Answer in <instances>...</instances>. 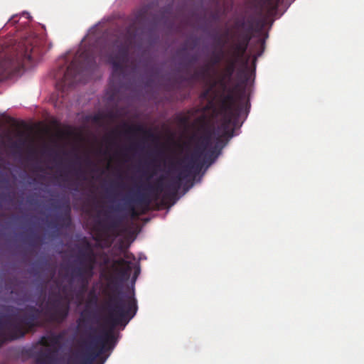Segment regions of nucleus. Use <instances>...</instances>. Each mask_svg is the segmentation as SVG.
<instances>
[{"mask_svg":"<svg viewBox=\"0 0 364 364\" xmlns=\"http://www.w3.org/2000/svg\"><path fill=\"white\" fill-rule=\"evenodd\" d=\"M105 309L108 312L106 324L109 328L100 336L92 335L96 333L97 329L88 325L90 320V312L88 311H84L77 321L81 346L85 348V351L80 355L82 360L80 364H93L97 358L103 364L107 357L103 358L102 355L107 350H112L116 344L114 329L118 326H125L136 315L138 306L134 294L124 293L113 287L107 294Z\"/></svg>","mask_w":364,"mask_h":364,"instance_id":"1","label":"nucleus"},{"mask_svg":"<svg viewBox=\"0 0 364 364\" xmlns=\"http://www.w3.org/2000/svg\"><path fill=\"white\" fill-rule=\"evenodd\" d=\"M211 136L205 134L198 138V143L189 156L177 161L176 164L181 166L182 170L165 186L163 184L164 177L158 178L154 184L148 183L141 186H136L126 194L124 198L123 209L127 210L132 216L138 215L136 205L148 207L152 200H158L160 195L164 193L165 199H170L176 196L181 188L182 181L191 177H195L201 170L204 164L214 161V151L211 150L205 154V151L210 146Z\"/></svg>","mask_w":364,"mask_h":364,"instance_id":"2","label":"nucleus"},{"mask_svg":"<svg viewBox=\"0 0 364 364\" xmlns=\"http://www.w3.org/2000/svg\"><path fill=\"white\" fill-rule=\"evenodd\" d=\"M5 310L12 311L11 316L14 317H17L18 312L23 314L18 321L11 319L10 316H0V336L5 339L14 341L23 338L26 333L41 326L39 318L41 311L34 306H27L24 309L8 306Z\"/></svg>","mask_w":364,"mask_h":364,"instance_id":"3","label":"nucleus"},{"mask_svg":"<svg viewBox=\"0 0 364 364\" xmlns=\"http://www.w3.org/2000/svg\"><path fill=\"white\" fill-rule=\"evenodd\" d=\"M132 28L133 25L129 26L125 35L117 38L113 43L115 53L109 58V61L112 65L111 86H114L117 79L124 75V65L128 61L129 50L135 38V33L132 31Z\"/></svg>","mask_w":364,"mask_h":364,"instance_id":"4","label":"nucleus"},{"mask_svg":"<svg viewBox=\"0 0 364 364\" xmlns=\"http://www.w3.org/2000/svg\"><path fill=\"white\" fill-rule=\"evenodd\" d=\"M19 52L15 55L0 56V81L16 75L23 67V61L33 60L35 48L25 41L18 46Z\"/></svg>","mask_w":364,"mask_h":364,"instance_id":"5","label":"nucleus"},{"mask_svg":"<svg viewBox=\"0 0 364 364\" xmlns=\"http://www.w3.org/2000/svg\"><path fill=\"white\" fill-rule=\"evenodd\" d=\"M80 61L77 62L74 59L68 66L62 80L63 89L65 87H72L77 83H85L83 67L84 65L91 67L95 63V59L87 51H83L80 53Z\"/></svg>","mask_w":364,"mask_h":364,"instance_id":"6","label":"nucleus"},{"mask_svg":"<svg viewBox=\"0 0 364 364\" xmlns=\"http://www.w3.org/2000/svg\"><path fill=\"white\" fill-rule=\"evenodd\" d=\"M65 333L60 332L58 333H51L48 336H43L40 338L38 343L46 348L37 353L36 358L37 364L56 363L60 341L63 339Z\"/></svg>","mask_w":364,"mask_h":364,"instance_id":"7","label":"nucleus"},{"mask_svg":"<svg viewBox=\"0 0 364 364\" xmlns=\"http://www.w3.org/2000/svg\"><path fill=\"white\" fill-rule=\"evenodd\" d=\"M221 109L223 112L222 127L228 136H233L234 129L228 130L231 125H235L236 121L240 117L242 105L238 102V98L233 90L225 95L221 100Z\"/></svg>","mask_w":364,"mask_h":364,"instance_id":"8","label":"nucleus"},{"mask_svg":"<svg viewBox=\"0 0 364 364\" xmlns=\"http://www.w3.org/2000/svg\"><path fill=\"white\" fill-rule=\"evenodd\" d=\"M124 258L114 259L112 262L111 268L113 271V282L114 285L118 282L122 283L129 280L131 276L132 269H134V279H135L140 273V267L138 264H134L127 259H135L134 256L126 252Z\"/></svg>","mask_w":364,"mask_h":364,"instance_id":"9","label":"nucleus"},{"mask_svg":"<svg viewBox=\"0 0 364 364\" xmlns=\"http://www.w3.org/2000/svg\"><path fill=\"white\" fill-rule=\"evenodd\" d=\"M81 245L82 248L79 250L78 255L80 266L75 267L73 269L77 270L80 274L83 272L90 276H93L97 257L92 245L86 237L81 240Z\"/></svg>","mask_w":364,"mask_h":364,"instance_id":"10","label":"nucleus"},{"mask_svg":"<svg viewBox=\"0 0 364 364\" xmlns=\"http://www.w3.org/2000/svg\"><path fill=\"white\" fill-rule=\"evenodd\" d=\"M70 311L69 301L63 302L61 297L49 299L43 314L50 322L62 323L68 317Z\"/></svg>","mask_w":364,"mask_h":364,"instance_id":"11","label":"nucleus"},{"mask_svg":"<svg viewBox=\"0 0 364 364\" xmlns=\"http://www.w3.org/2000/svg\"><path fill=\"white\" fill-rule=\"evenodd\" d=\"M258 24V22L252 16H250L246 21L244 18L237 21L235 27L243 29V31L237 36V41L242 42L248 46L252 38V34L256 31L255 25L257 26Z\"/></svg>","mask_w":364,"mask_h":364,"instance_id":"12","label":"nucleus"},{"mask_svg":"<svg viewBox=\"0 0 364 364\" xmlns=\"http://www.w3.org/2000/svg\"><path fill=\"white\" fill-rule=\"evenodd\" d=\"M55 208L62 209L63 213L57 218V221H51L49 223V226L51 228H63L69 227L71 224V208L68 200L63 202L60 205H55Z\"/></svg>","mask_w":364,"mask_h":364,"instance_id":"13","label":"nucleus"},{"mask_svg":"<svg viewBox=\"0 0 364 364\" xmlns=\"http://www.w3.org/2000/svg\"><path fill=\"white\" fill-rule=\"evenodd\" d=\"M93 276H90L88 274L85 272H77V270L73 269L71 272V277L73 279H77L79 284V288L76 292V296L77 299H82L83 294L87 291L90 280Z\"/></svg>","mask_w":364,"mask_h":364,"instance_id":"14","label":"nucleus"},{"mask_svg":"<svg viewBox=\"0 0 364 364\" xmlns=\"http://www.w3.org/2000/svg\"><path fill=\"white\" fill-rule=\"evenodd\" d=\"M124 128V134L136 136L138 134H142L144 136L148 139H156V136L150 130L146 129L142 124H129L127 122L122 124Z\"/></svg>","mask_w":364,"mask_h":364,"instance_id":"15","label":"nucleus"},{"mask_svg":"<svg viewBox=\"0 0 364 364\" xmlns=\"http://www.w3.org/2000/svg\"><path fill=\"white\" fill-rule=\"evenodd\" d=\"M248 46L242 42L237 41L234 45V50L232 53V58L239 60L245 54Z\"/></svg>","mask_w":364,"mask_h":364,"instance_id":"16","label":"nucleus"},{"mask_svg":"<svg viewBox=\"0 0 364 364\" xmlns=\"http://www.w3.org/2000/svg\"><path fill=\"white\" fill-rule=\"evenodd\" d=\"M238 60L231 58L228 60L227 66L224 69V76L225 78L230 80L235 71L236 65Z\"/></svg>","mask_w":364,"mask_h":364,"instance_id":"17","label":"nucleus"},{"mask_svg":"<svg viewBox=\"0 0 364 364\" xmlns=\"http://www.w3.org/2000/svg\"><path fill=\"white\" fill-rule=\"evenodd\" d=\"M223 51L220 49L219 52L213 53L210 59L209 67L218 65L223 58Z\"/></svg>","mask_w":364,"mask_h":364,"instance_id":"18","label":"nucleus"},{"mask_svg":"<svg viewBox=\"0 0 364 364\" xmlns=\"http://www.w3.org/2000/svg\"><path fill=\"white\" fill-rule=\"evenodd\" d=\"M210 70V67L208 65L204 66L200 70L196 71L191 77V79L196 80L199 77L205 76Z\"/></svg>","mask_w":364,"mask_h":364,"instance_id":"19","label":"nucleus"},{"mask_svg":"<svg viewBox=\"0 0 364 364\" xmlns=\"http://www.w3.org/2000/svg\"><path fill=\"white\" fill-rule=\"evenodd\" d=\"M98 302V297L94 291H92L88 294V299L86 302V307H89L91 305L96 306Z\"/></svg>","mask_w":364,"mask_h":364,"instance_id":"20","label":"nucleus"},{"mask_svg":"<svg viewBox=\"0 0 364 364\" xmlns=\"http://www.w3.org/2000/svg\"><path fill=\"white\" fill-rule=\"evenodd\" d=\"M238 77L243 78V83L246 84L248 80L249 73L247 72V61L245 62V69L240 70L237 73Z\"/></svg>","mask_w":364,"mask_h":364,"instance_id":"21","label":"nucleus"},{"mask_svg":"<svg viewBox=\"0 0 364 364\" xmlns=\"http://www.w3.org/2000/svg\"><path fill=\"white\" fill-rule=\"evenodd\" d=\"M120 223H121V220L117 219V218L112 219L109 222L107 228L109 230H115L117 228H119V226L120 225Z\"/></svg>","mask_w":364,"mask_h":364,"instance_id":"22","label":"nucleus"},{"mask_svg":"<svg viewBox=\"0 0 364 364\" xmlns=\"http://www.w3.org/2000/svg\"><path fill=\"white\" fill-rule=\"evenodd\" d=\"M188 117L186 116H181L178 117V122L181 125L186 126L188 123Z\"/></svg>","mask_w":364,"mask_h":364,"instance_id":"23","label":"nucleus"},{"mask_svg":"<svg viewBox=\"0 0 364 364\" xmlns=\"http://www.w3.org/2000/svg\"><path fill=\"white\" fill-rule=\"evenodd\" d=\"M266 2L270 6H277L279 0H266Z\"/></svg>","mask_w":364,"mask_h":364,"instance_id":"24","label":"nucleus"},{"mask_svg":"<svg viewBox=\"0 0 364 364\" xmlns=\"http://www.w3.org/2000/svg\"><path fill=\"white\" fill-rule=\"evenodd\" d=\"M17 18V16H13L9 20V23H10L11 24H15L16 23H17L18 20L16 19Z\"/></svg>","mask_w":364,"mask_h":364,"instance_id":"25","label":"nucleus"},{"mask_svg":"<svg viewBox=\"0 0 364 364\" xmlns=\"http://www.w3.org/2000/svg\"><path fill=\"white\" fill-rule=\"evenodd\" d=\"M75 173L76 176H80L83 173V171L81 170V168H77L75 171Z\"/></svg>","mask_w":364,"mask_h":364,"instance_id":"26","label":"nucleus"},{"mask_svg":"<svg viewBox=\"0 0 364 364\" xmlns=\"http://www.w3.org/2000/svg\"><path fill=\"white\" fill-rule=\"evenodd\" d=\"M155 175H156V171H151V173H150L147 176L146 179H147V180H149V179H151V178L154 176H155Z\"/></svg>","mask_w":364,"mask_h":364,"instance_id":"27","label":"nucleus"},{"mask_svg":"<svg viewBox=\"0 0 364 364\" xmlns=\"http://www.w3.org/2000/svg\"><path fill=\"white\" fill-rule=\"evenodd\" d=\"M217 43L218 45H220L221 46H223L224 45V43H222L220 37L217 38Z\"/></svg>","mask_w":364,"mask_h":364,"instance_id":"28","label":"nucleus"},{"mask_svg":"<svg viewBox=\"0 0 364 364\" xmlns=\"http://www.w3.org/2000/svg\"><path fill=\"white\" fill-rule=\"evenodd\" d=\"M197 60V58L196 56H192L189 60V63H195Z\"/></svg>","mask_w":364,"mask_h":364,"instance_id":"29","label":"nucleus"},{"mask_svg":"<svg viewBox=\"0 0 364 364\" xmlns=\"http://www.w3.org/2000/svg\"><path fill=\"white\" fill-rule=\"evenodd\" d=\"M136 147H137V144H132V145H130V146L129 147V149L134 150V149H135Z\"/></svg>","mask_w":364,"mask_h":364,"instance_id":"30","label":"nucleus"},{"mask_svg":"<svg viewBox=\"0 0 364 364\" xmlns=\"http://www.w3.org/2000/svg\"><path fill=\"white\" fill-rule=\"evenodd\" d=\"M100 119V115H95V116L94 117V120H95V122H97V121H99Z\"/></svg>","mask_w":364,"mask_h":364,"instance_id":"31","label":"nucleus"},{"mask_svg":"<svg viewBox=\"0 0 364 364\" xmlns=\"http://www.w3.org/2000/svg\"><path fill=\"white\" fill-rule=\"evenodd\" d=\"M186 50H187V48L186 46H183V48H181L180 52H181V53L185 52V51H186Z\"/></svg>","mask_w":364,"mask_h":364,"instance_id":"32","label":"nucleus"},{"mask_svg":"<svg viewBox=\"0 0 364 364\" xmlns=\"http://www.w3.org/2000/svg\"><path fill=\"white\" fill-rule=\"evenodd\" d=\"M175 164H175L173 161H171V163H170V167H171V168H174V166H175Z\"/></svg>","mask_w":364,"mask_h":364,"instance_id":"33","label":"nucleus"},{"mask_svg":"<svg viewBox=\"0 0 364 364\" xmlns=\"http://www.w3.org/2000/svg\"><path fill=\"white\" fill-rule=\"evenodd\" d=\"M260 42H261V45H262V49H264V40H260Z\"/></svg>","mask_w":364,"mask_h":364,"instance_id":"34","label":"nucleus"},{"mask_svg":"<svg viewBox=\"0 0 364 364\" xmlns=\"http://www.w3.org/2000/svg\"><path fill=\"white\" fill-rule=\"evenodd\" d=\"M12 146H13V147H15V148L18 147V144L16 142L14 143Z\"/></svg>","mask_w":364,"mask_h":364,"instance_id":"35","label":"nucleus"},{"mask_svg":"<svg viewBox=\"0 0 364 364\" xmlns=\"http://www.w3.org/2000/svg\"><path fill=\"white\" fill-rule=\"evenodd\" d=\"M108 262H109V259L107 257H106L105 259V264H107Z\"/></svg>","mask_w":364,"mask_h":364,"instance_id":"36","label":"nucleus"},{"mask_svg":"<svg viewBox=\"0 0 364 364\" xmlns=\"http://www.w3.org/2000/svg\"><path fill=\"white\" fill-rule=\"evenodd\" d=\"M108 116H109V117H110V118H113V117H114V115H113V114H112V113H109Z\"/></svg>","mask_w":364,"mask_h":364,"instance_id":"37","label":"nucleus"},{"mask_svg":"<svg viewBox=\"0 0 364 364\" xmlns=\"http://www.w3.org/2000/svg\"><path fill=\"white\" fill-rule=\"evenodd\" d=\"M243 95V92H241L239 97H237L238 98V100L241 98V95Z\"/></svg>","mask_w":364,"mask_h":364,"instance_id":"38","label":"nucleus"},{"mask_svg":"<svg viewBox=\"0 0 364 364\" xmlns=\"http://www.w3.org/2000/svg\"><path fill=\"white\" fill-rule=\"evenodd\" d=\"M243 95V92H241L239 97H237L238 98V100L241 98V95Z\"/></svg>","mask_w":364,"mask_h":364,"instance_id":"39","label":"nucleus"},{"mask_svg":"<svg viewBox=\"0 0 364 364\" xmlns=\"http://www.w3.org/2000/svg\"><path fill=\"white\" fill-rule=\"evenodd\" d=\"M112 134H116L117 133V129H114L112 132Z\"/></svg>","mask_w":364,"mask_h":364,"instance_id":"40","label":"nucleus"},{"mask_svg":"<svg viewBox=\"0 0 364 364\" xmlns=\"http://www.w3.org/2000/svg\"><path fill=\"white\" fill-rule=\"evenodd\" d=\"M75 358H78L80 356H79V355H78V354H75Z\"/></svg>","mask_w":364,"mask_h":364,"instance_id":"41","label":"nucleus"},{"mask_svg":"<svg viewBox=\"0 0 364 364\" xmlns=\"http://www.w3.org/2000/svg\"><path fill=\"white\" fill-rule=\"evenodd\" d=\"M207 93H208L207 92H204V93H203V96H204V97H205V96H206V95H207Z\"/></svg>","mask_w":364,"mask_h":364,"instance_id":"42","label":"nucleus"}]
</instances>
